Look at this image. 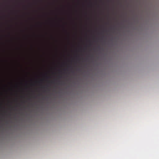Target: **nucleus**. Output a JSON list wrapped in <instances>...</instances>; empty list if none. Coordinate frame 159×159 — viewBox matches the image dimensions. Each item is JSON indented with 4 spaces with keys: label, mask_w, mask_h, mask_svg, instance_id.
<instances>
[{
    "label": "nucleus",
    "mask_w": 159,
    "mask_h": 159,
    "mask_svg": "<svg viewBox=\"0 0 159 159\" xmlns=\"http://www.w3.org/2000/svg\"><path fill=\"white\" fill-rule=\"evenodd\" d=\"M20 31H26V30H20ZM66 31H67V30H66Z\"/></svg>",
    "instance_id": "1"
}]
</instances>
